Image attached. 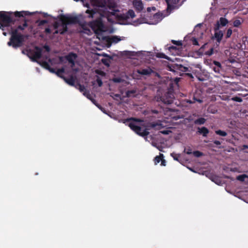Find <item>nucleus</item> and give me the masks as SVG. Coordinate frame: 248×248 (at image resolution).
<instances>
[{
  "label": "nucleus",
  "mask_w": 248,
  "mask_h": 248,
  "mask_svg": "<svg viewBox=\"0 0 248 248\" xmlns=\"http://www.w3.org/2000/svg\"><path fill=\"white\" fill-rule=\"evenodd\" d=\"M232 100L233 101L238 102H241L242 101V99L241 97L238 96H235L232 97Z\"/></svg>",
  "instance_id": "nucleus-46"
},
{
  "label": "nucleus",
  "mask_w": 248,
  "mask_h": 248,
  "mask_svg": "<svg viewBox=\"0 0 248 248\" xmlns=\"http://www.w3.org/2000/svg\"><path fill=\"white\" fill-rule=\"evenodd\" d=\"M214 48H211L208 51H206L205 54L208 56H211L213 54Z\"/></svg>",
  "instance_id": "nucleus-45"
},
{
  "label": "nucleus",
  "mask_w": 248,
  "mask_h": 248,
  "mask_svg": "<svg viewBox=\"0 0 248 248\" xmlns=\"http://www.w3.org/2000/svg\"><path fill=\"white\" fill-rule=\"evenodd\" d=\"M232 30L231 29V28H229L227 30V31H226V38H229L231 37V35L232 34Z\"/></svg>",
  "instance_id": "nucleus-39"
},
{
  "label": "nucleus",
  "mask_w": 248,
  "mask_h": 248,
  "mask_svg": "<svg viewBox=\"0 0 248 248\" xmlns=\"http://www.w3.org/2000/svg\"><path fill=\"white\" fill-rule=\"evenodd\" d=\"M77 86H78V89L81 92L85 90V87L83 85H81L80 83H78Z\"/></svg>",
  "instance_id": "nucleus-43"
},
{
  "label": "nucleus",
  "mask_w": 248,
  "mask_h": 248,
  "mask_svg": "<svg viewBox=\"0 0 248 248\" xmlns=\"http://www.w3.org/2000/svg\"><path fill=\"white\" fill-rule=\"evenodd\" d=\"M107 0H91V2L93 6L104 8L106 5Z\"/></svg>",
  "instance_id": "nucleus-16"
},
{
  "label": "nucleus",
  "mask_w": 248,
  "mask_h": 248,
  "mask_svg": "<svg viewBox=\"0 0 248 248\" xmlns=\"http://www.w3.org/2000/svg\"><path fill=\"white\" fill-rule=\"evenodd\" d=\"M34 49L33 56L32 57V58H31V61L38 63L39 62L37 60L42 57V49L38 46H35L34 47Z\"/></svg>",
  "instance_id": "nucleus-9"
},
{
  "label": "nucleus",
  "mask_w": 248,
  "mask_h": 248,
  "mask_svg": "<svg viewBox=\"0 0 248 248\" xmlns=\"http://www.w3.org/2000/svg\"><path fill=\"white\" fill-rule=\"evenodd\" d=\"M195 156L199 157L203 155V153L199 151H195L192 152V154Z\"/></svg>",
  "instance_id": "nucleus-35"
},
{
  "label": "nucleus",
  "mask_w": 248,
  "mask_h": 248,
  "mask_svg": "<svg viewBox=\"0 0 248 248\" xmlns=\"http://www.w3.org/2000/svg\"><path fill=\"white\" fill-rule=\"evenodd\" d=\"M102 17H104L101 16V13H100L99 16L97 17L95 20L89 23V26L95 34H97L99 31H104V25L102 21Z\"/></svg>",
  "instance_id": "nucleus-6"
},
{
  "label": "nucleus",
  "mask_w": 248,
  "mask_h": 248,
  "mask_svg": "<svg viewBox=\"0 0 248 248\" xmlns=\"http://www.w3.org/2000/svg\"><path fill=\"white\" fill-rule=\"evenodd\" d=\"M234 27H239L243 23V20L240 19H234L231 21Z\"/></svg>",
  "instance_id": "nucleus-24"
},
{
  "label": "nucleus",
  "mask_w": 248,
  "mask_h": 248,
  "mask_svg": "<svg viewBox=\"0 0 248 248\" xmlns=\"http://www.w3.org/2000/svg\"><path fill=\"white\" fill-rule=\"evenodd\" d=\"M126 55H130V53H131L132 52H130V51H124V52Z\"/></svg>",
  "instance_id": "nucleus-63"
},
{
  "label": "nucleus",
  "mask_w": 248,
  "mask_h": 248,
  "mask_svg": "<svg viewBox=\"0 0 248 248\" xmlns=\"http://www.w3.org/2000/svg\"><path fill=\"white\" fill-rule=\"evenodd\" d=\"M169 70L172 72H175L176 70H180L183 72L188 71V68L177 63L171 64L168 66Z\"/></svg>",
  "instance_id": "nucleus-8"
},
{
  "label": "nucleus",
  "mask_w": 248,
  "mask_h": 248,
  "mask_svg": "<svg viewBox=\"0 0 248 248\" xmlns=\"http://www.w3.org/2000/svg\"><path fill=\"white\" fill-rule=\"evenodd\" d=\"M78 55L77 54L73 52H70L65 56V59L69 63H73V61H75Z\"/></svg>",
  "instance_id": "nucleus-20"
},
{
  "label": "nucleus",
  "mask_w": 248,
  "mask_h": 248,
  "mask_svg": "<svg viewBox=\"0 0 248 248\" xmlns=\"http://www.w3.org/2000/svg\"><path fill=\"white\" fill-rule=\"evenodd\" d=\"M187 103H189V104H192V103H194V102L192 101H191V100H187Z\"/></svg>",
  "instance_id": "nucleus-64"
},
{
  "label": "nucleus",
  "mask_w": 248,
  "mask_h": 248,
  "mask_svg": "<svg viewBox=\"0 0 248 248\" xmlns=\"http://www.w3.org/2000/svg\"><path fill=\"white\" fill-rule=\"evenodd\" d=\"M9 33L11 34V37L7 45L15 48L22 46L24 39L28 37L27 35L17 32L16 30H10Z\"/></svg>",
  "instance_id": "nucleus-4"
},
{
  "label": "nucleus",
  "mask_w": 248,
  "mask_h": 248,
  "mask_svg": "<svg viewBox=\"0 0 248 248\" xmlns=\"http://www.w3.org/2000/svg\"><path fill=\"white\" fill-rule=\"evenodd\" d=\"M171 42L174 45H175L177 46H182V43L181 41H175V40H172Z\"/></svg>",
  "instance_id": "nucleus-42"
},
{
  "label": "nucleus",
  "mask_w": 248,
  "mask_h": 248,
  "mask_svg": "<svg viewBox=\"0 0 248 248\" xmlns=\"http://www.w3.org/2000/svg\"><path fill=\"white\" fill-rule=\"evenodd\" d=\"M48 70L52 73L55 74L56 72V71L55 70V69L53 68H51V67H50L49 69Z\"/></svg>",
  "instance_id": "nucleus-58"
},
{
  "label": "nucleus",
  "mask_w": 248,
  "mask_h": 248,
  "mask_svg": "<svg viewBox=\"0 0 248 248\" xmlns=\"http://www.w3.org/2000/svg\"><path fill=\"white\" fill-rule=\"evenodd\" d=\"M168 49L170 51H172L173 50H176L177 49V47L176 46H169Z\"/></svg>",
  "instance_id": "nucleus-52"
},
{
  "label": "nucleus",
  "mask_w": 248,
  "mask_h": 248,
  "mask_svg": "<svg viewBox=\"0 0 248 248\" xmlns=\"http://www.w3.org/2000/svg\"><path fill=\"white\" fill-rule=\"evenodd\" d=\"M38 63L40 64L44 68L48 70L50 67L49 63L46 61L39 62Z\"/></svg>",
  "instance_id": "nucleus-30"
},
{
  "label": "nucleus",
  "mask_w": 248,
  "mask_h": 248,
  "mask_svg": "<svg viewBox=\"0 0 248 248\" xmlns=\"http://www.w3.org/2000/svg\"><path fill=\"white\" fill-rule=\"evenodd\" d=\"M101 61L104 65H107V66L109 65V62L108 60L106 59H102Z\"/></svg>",
  "instance_id": "nucleus-47"
},
{
  "label": "nucleus",
  "mask_w": 248,
  "mask_h": 248,
  "mask_svg": "<svg viewBox=\"0 0 248 248\" xmlns=\"http://www.w3.org/2000/svg\"><path fill=\"white\" fill-rule=\"evenodd\" d=\"M64 72V69L63 68H62L61 69H59L56 71V74L60 78L63 79L65 78V76L63 75V73Z\"/></svg>",
  "instance_id": "nucleus-25"
},
{
  "label": "nucleus",
  "mask_w": 248,
  "mask_h": 248,
  "mask_svg": "<svg viewBox=\"0 0 248 248\" xmlns=\"http://www.w3.org/2000/svg\"><path fill=\"white\" fill-rule=\"evenodd\" d=\"M123 123L127 125L133 131H134L138 135L141 137H145L149 134L148 130L150 129L149 128H146L144 130H142L141 127L136 125L133 122H141L142 120L136 118L131 117L122 120Z\"/></svg>",
  "instance_id": "nucleus-3"
},
{
  "label": "nucleus",
  "mask_w": 248,
  "mask_h": 248,
  "mask_svg": "<svg viewBox=\"0 0 248 248\" xmlns=\"http://www.w3.org/2000/svg\"><path fill=\"white\" fill-rule=\"evenodd\" d=\"M171 156L175 160L179 161L178 158L179 157V155L174 154V153L171 154Z\"/></svg>",
  "instance_id": "nucleus-49"
},
{
  "label": "nucleus",
  "mask_w": 248,
  "mask_h": 248,
  "mask_svg": "<svg viewBox=\"0 0 248 248\" xmlns=\"http://www.w3.org/2000/svg\"><path fill=\"white\" fill-rule=\"evenodd\" d=\"M133 5L135 9L138 12H140L143 8V5L141 0H135Z\"/></svg>",
  "instance_id": "nucleus-19"
},
{
  "label": "nucleus",
  "mask_w": 248,
  "mask_h": 248,
  "mask_svg": "<svg viewBox=\"0 0 248 248\" xmlns=\"http://www.w3.org/2000/svg\"><path fill=\"white\" fill-rule=\"evenodd\" d=\"M44 48L45 49V50L46 52H49L50 50V48L49 46L47 45H45L44 46Z\"/></svg>",
  "instance_id": "nucleus-56"
},
{
  "label": "nucleus",
  "mask_w": 248,
  "mask_h": 248,
  "mask_svg": "<svg viewBox=\"0 0 248 248\" xmlns=\"http://www.w3.org/2000/svg\"><path fill=\"white\" fill-rule=\"evenodd\" d=\"M197 133L199 135H202L204 137H206L209 133V130L206 127L203 126L198 127Z\"/></svg>",
  "instance_id": "nucleus-17"
},
{
  "label": "nucleus",
  "mask_w": 248,
  "mask_h": 248,
  "mask_svg": "<svg viewBox=\"0 0 248 248\" xmlns=\"http://www.w3.org/2000/svg\"><path fill=\"white\" fill-rule=\"evenodd\" d=\"M164 158V155L160 153L159 155L156 156L154 158V163L155 165H156L161 161V160Z\"/></svg>",
  "instance_id": "nucleus-27"
},
{
  "label": "nucleus",
  "mask_w": 248,
  "mask_h": 248,
  "mask_svg": "<svg viewBox=\"0 0 248 248\" xmlns=\"http://www.w3.org/2000/svg\"><path fill=\"white\" fill-rule=\"evenodd\" d=\"M137 72L141 75L149 76L154 73V71L150 68L138 70Z\"/></svg>",
  "instance_id": "nucleus-18"
},
{
  "label": "nucleus",
  "mask_w": 248,
  "mask_h": 248,
  "mask_svg": "<svg viewBox=\"0 0 248 248\" xmlns=\"http://www.w3.org/2000/svg\"><path fill=\"white\" fill-rule=\"evenodd\" d=\"M248 149V145H243V149Z\"/></svg>",
  "instance_id": "nucleus-62"
},
{
  "label": "nucleus",
  "mask_w": 248,
  "mask_h": 248,
  "mask_svg": "<svg viewBox=\"0 0 248 248\" xmlns=\"http://www.w3.org/2000/svg\"><path fill=\"white\" fill-rule=\"evenodd\" d=\"M229 23V21L225 17H221L216 22L215 27L216 29H220L222 27L226 26Z\"/></svg>",
  "instance_id": "nucleus-13"
},
{
  "label": "nucleus",
  "mask_w": 248,
  "mask_h": 248,
  "mask_svg": "<svg viewBox=\"0 0 248 248\" xmlns=\"http://www.w3.org/2000/svg\"><path fill=\"white\" fill-rule=\"evenodd\" d=\"M247 177V176L246 174L240 175L237 177V180L243 182L245 181V179Z\"/></svg>",
  "instance_id": "nucleus-36"
},
{
  "label": "nucleus",
  "mask_w": 248,
  "mask_h": 248,
  "mask_svg": "<svg viewBox=\"0 0 248 248\" xmlns=\"http://www.w3.org/2000/svg\"><path fill=\"white\" fill-rule=\"evenodd\" d=\"M17 19L18 20H17L16 21H20V20L23 21H24L23 24L22 25H18L16 28H14L11 27L10 28V30H16L17 32H18L19 30L23 31L25 29V28L28 26L27 20L26 19V16H24V19L23 18H18Z\"/></svg>",
  "instance_id": "nucleus-14"
},
{
  "label": "nucleus",
  "mask_w": 248,
  "mask_h": 248,
  "mask_svg": "<svg viewBox=\"0 0 248 248\" xmlns=\"http://www.w3.org/2000/svg\"><path fill=\"white\" fill-rule=\"evenodd\" d=\"M214 35L212 37V39H215L217 41V43L220 44L221 42L223 36V31L220 30L219 29L217 30L216 27L214 28Z\"/></svg>",
  "instance_id": "nucleus-10"
},
{
  "label": "nucleus",
  "mask_w": 248,
  "mask_h": 248,
  "mask_svg": "<svg viewBox=\"0 0 248 248\" xmlns=\"http://www.w3.org/2000/svg\"><path fill=\"white\" fill-rule=\"evenodd\" d=\"M185 153H186L187 155H191L192 154V149L190 147H187L184 150Z\"/></svg>",
  "instance_id": "nucleus-41"
},
{
  "label": "nucleus",
  "mask_w": 248,
  "mask_h": 248,
  "mask_svg": "<svg viewBox=\"0 0 248 248\" xmlns=\"http://www.w3.org/2000/svg\"><path fill=\"white\" fill-rule=\"evenodd\" d=\"M160 132L163 134L168 135L170 132V131L168 130H164L161 131Z\"/></svg>",
  "instance_id": "nucleus-53"
},
{
  "label": "nucleus",
  "mask_w": 248,
  "mask_h": 248,
  "mask_svg": "<svg viewBox=\"0 0 248 248\" xmlns=\"http://www.w3.org/2000/svg\"><path fill=\"white\" fill-rule=\"evenodd\" d=\"M94 104L96 105V106H97L100 110H101L104 113H106L105 112V109L104 108H103L101 106H100V105L99 104Z\"/></svg>",
  "instance_id": "nucleus-51"
},
{
  "label": "nucleus",
  "mask_w": 248,
  "mask_h": 248,
  "mask_svg": "<svg viewBox=\"0 0 248 248\" xmlns=\"http://www.w3.org/2000/svg\"><path fill=\"white\" fill-rule=\"evenodd\" d=\"M156 57L159 58H163L168 60H170V58L166 55L164 53L158 52L156 54Z\"/></svg>",
  "instance_id": "nucleus-29"
},
{
  "label": "nucleus",
  "mask_w": 248,
  "mask_h": 248,
  "mask_svg": "<svg viewBox=\"0 0 248 248\" xmlns=\"http://www.w3.org/2000/svg\"><path fill=\"white\" fill-rule=\"evenodd\" d=\"M37 23H38V26H41L44 25V24L47 23V20H42L40 21H37Z\"/></svg>",
  "instance_id": "nucleus-44"
},
{
  "label": "nucleus",
  "mask_w": 248,
  "mask_h": 248,
  "mask_svg": "<svg viewBox=\"0 0 248 248\" xmlns=\"http://www.w3.org/2000/svg\"><path fill=\"white\" fill-rule=\"evenodd\" d=\"M95 73L98 75L102 76H105V74H106L104 71H100L99 70H96L95 71Z\"/></svg>",
  "instance_id": "nucleus-50"
},
{
  "label": "nucleus",
  "mask_w": 248,
  "mask_h": 248,
  "mask_svg": "<svg viewBox=\"0 0 248 248\" xmlns=\"http://www.w3.org/2000/svg\"><path fill=\"white\" fill-rule=\"evenodd\" d=\"M148 127L150 128L160 129L163 127L162 124L160 122H153L149 124Z\"/></svg>",
  "instance_id": "nucleus-23"
},
{
  "label": "nucleus",
  "mask_w": 248,
  "mask_h": 248,
  "mask_svg": "<svg viewBox=\"0 0 248 248\" xmlns=\"http://www.w3.org/2000/svg\"><path fill=\"white\" fill-rule=\"evenodd\" d=\"M193 99L194 100V102H198L200 103H201L202 102V99H198V98H196L195 96L193 97Z\"/></svg>",
  "instance_id": "nucleus-54"
},
{
  "label": "nucleus",
  "mask_w": 248,
  "mask_h": 248,
  "mask_svg": "<svg viewBox=\"0 0 248 248\" xmlns=\"http://www.w3.org/2000/svg\"><path fill=\"white\" fill-rule=\"evenodd\" d=\"M32 14L28 11L6 12L0 11V29L4 30V28L11 26L16 23L18 18H23L24 16L31 15Z\"/></svg>",
  "instance_id": "nucleus-1"
},
{
  "label": "nucleus",
  "mask_w": 248,
  "mask_h": 248,
  "mask_svg": "<svg viewBox=\"0 0 248 248\" xmlns=\"http://www.w3.org/2000/svg\"><path fill=\"white\" fill-rule=\"evenodd\" d=\"M180 0H166L167 4V11L170 12L176 7V5L179 2Z\"/></svg>",
  "instance_id": "nucleus-11"
},
{
  "label": "nucleus",
  "mask_w": 248,
  "mask_h": 248,
  "mask_svg": "<svg viewBox=\"0 0 248 248\" xmlns=\"http://www.w3.org/2000/svg\"><path fill=\"white\" fill-rule=\"evenodd\" d=\"M104 8L105 9L101 12V16L106 18L109 22L113 23L114 19L111 17L112 16L117 18V16H119L117 14L119 10L117 9L116 4L111 0H107Z\"/></svg>",
  "instance_id": "nucleus-2"
},
{
  "label": "nucleus",
  "mask_w": 248,
  "mask_h": 248,
  "mask_svg": "<svg viewBox=\"0 0 248 248\" xmlns=\"http://www.w3.org/2000/svg\"><path fill=\"white\" fill-rule=\"evenodd\" d=\"M151 112L154 114H159V117H160L164 114V109L162 106H160L157 109H152Z\"/></svg>",
  "instance_id": "nucleus-22"
},
{
  "label": "nucleus",
  "mask_w": 248,
  "mask_h": 248,
  "mask_svg": "<svg viewBox=\"0 0 248 248\" xmlns=\"http://www.w3.org/2000/svg\"><path fill=\"white\" fill-rule=\"evenodd\" d=\"M62 24L69 25L77 24L78 22V18L76 16L62 15L60 19Z\"/></svg>",
  "instance_id": "nucleus-7"
},
{
  "label": "nucleus",
  "mask_w": 248,
  "mask_h": 248,
  "mask_svg": "<svg viewBox=\"0 0 248 248\" xmlns=\"http://www.w3.org/2000/svg\"><path fill=\"white\" fill-rule=\"evenodd\" d=\"M86 13L89 14L88 16V17L89 18H93L94 17V15L97 14L94 11L89 9L86 10Z\"/></svg>",
  "instance_id": "nucleus-31"
},
{
  "label": "nucleus",
  "mask_w": 248,
  "mask_h": 248,
  "mask_svg": "<svg viewBox=\"0 0 248 248\" xmlns=\"http://www.w3.org/2000/svg\"><path fill=\"white\" fill-rule=\"evenodd\" d=\"M71 65H70V67L72 68H73V67L75 66V61H73V62H70L69 63Z\"/></svg>",
  "instance_id": "nucleus-61"
},
{
  "label": "nucleus",
  "mask_w": 248,
  "mask_h": 248,
  "mask_svg": "<svg viewBox=\"0 0 248 248\" xmlns=\"http://www.w3.org/2000/svg\"><path fill=\"white\" fill-rule=\"evenodd\" d=\"M64 81L69 85L74 86L75 83L76 78L73 76H71L69 78H66L65 77L63 79Z\"/></svg>",
  "instance_id": "nucleus-21"
},
{
  "label": "nucleus",
  "mask_w": 248,
  "mask_h": 248,
  "mask_svg": "<svg viewBox=\"0 0 248 248\" xmlns=\"http://www.w3.org/2000/svg\"><path fill=\"white\" fill-rule=\"evenodd\" d=\"M166 163V160L163 158L162 160H161V165L163 166H165Z\"/></svg>",
  "instance_id": "nucleus-57"
},
{
  "label": "nucleus",
  "mask_w": 248,
  "mask_h": 248,
  "mask_svg": "<svg viewBox=\"0 0 248 248\" xmlns=\"http://www.w3.org/2000/svg\"><path fill=\"white\" fill-rule=\"evenodd\" d=\"M212 181L218 185H220V184L221 183V181L220 178L217 176L214 177L213 178Z\"/></svg>",
  "instance_id": "nucleus-38"
},
{
  "label": "nucleus",
  "mask_w": 248,
  "mask_h": 248,
  "mask_svg": "<svg viewBox=\"0 0 248 248\" xmlns=\"http://www.w3.org/2000/svg\"><path fill=\"white\" fill-rule=\"evenodd\" d=\"M213 142L217 145H220L221 144V142L219 140H215L213 141Z\"/></svg>",
  "instance_id": "nucleus-59"
},
{
  "label": "nucleus",
  "mask_w": 248,
  "mask_h": 248,
  "mask_svg": "<svg viewBox=\"0 0 248 248\" xmlns=\"http://www.w3.org/2000/svg\"><path fill=\"white\" fill-rule=\"evenodd\" d=\"M45 31L46 33H50L51 30L49 28H46Z\"/></svg>",
  "instance_id": "nucleus-60"
},
{
  "label": "nucleus",
  "mask_w": 248,
  "mask_h": 248,
  "mask_svg": "<svg viewBox=\"0 0 248 248\" xmlns=\"http://www.w3.org/2000/svg\"><path fill=\"white\" fill-rule=\"evenodd\" d=\"M34 50L29 49L27 50V56L30 58V59L31 60V58L33 56Z\"/></svg>",
  "instance_id": "nucleus-37"
},
{
  "label": "nucleus",
  "mask_w": 248,
  "mask_h": 248,
  "mask_svg": "<svg viewBox=\"0 0 248 248\" xmlns=\"http://www.w3.org/2000/svg\"><path fill=\"white\" fill-rule=\"evenodd\" d=\"M206 121V120L205 118L201 117L195 120L194 123L195 124L201 125L205 123Z\"/></svg>",
  "instance_id": "nucleus-26"
},
{
  "label": "nucleus",
  "mask_w": 248,
  "mask_h": 248,
  "mask_svg": "<svg viewBox=\"0 0 248 248\" xmlns=\"http://www.w3.org/2000/svg\"><path fill=\"white\" fill-rule=\"evenodd\" d=\"M174 97L173 92L168 90L161 93V95L158 94L155 97V99L156 101H161L165 104H171L173 102Z\"/></svg>",
  "instance_id": "nucleus-5"
},
{
  "label": "nucleus",
  "mask_w": 248,
  "mask_h": 248,
  "mask_svg": "<svg viewBox=\"0 0 248 248\" xmlns=\"http://www.w3.org/2000/svg\"><path fill=\"white\" fill-rule=\"evenodd\" d=\"M113 80L115 82L119 83V82H121L122 79L120 78H114Z\"/></svg>",
  "instance_id": "nucleus-55"
},
{
  "label": "nucleus",
  "mask_w": 248,
  "mask_h": 248,
  "mask_svg": "<svg viewBox=\"0 0 248 248\" xmlns=\"http://www.w3.org/2000/svg\"><path fill=\"white\" fill-rule=\"evenodd\" d=\"M136 91L134 90H128L126 92V95L127 97H130L131 96H134V94Z\"/></svg>",
  "instance_id": "nucleus-33"
},
{
  "label": "nucleus",
  "mask_w": 248,
  "mask_h": 248,
  "mask_svg": "<svg viewBox=\"0 0 248 248\" xmlns=\"http://www.w3.org/2000/svg\"><path fill=\"white\" fill-rule=\"evenodd\" d=\"M215 133L218 135H219L222 137H225L227 135V132L224 131H222L221 130H217L215 131Z\"/></svg>",
  "instance_id": "nucleus-32"
},
{
  "label": "nucleus",
  "mask_w": 248,
  "mask_h": 248,
  "mask_svg": "<svg viewBox=\"0 0 248 248\" xmlns=\"http://www.w3.org/2000/svg\"><path fill=\"white\" fill-rule=\"evenodd\" d=\"M191 41H192V44L193 45H195V46H199V43H198V41L197 40V39L194 37H193L192 39H191Z\"/></svg>",
  "instance_id": "nucleus-48"
},
{
  "label": "nucleus",
  "mask_w": 248,
  "mask_h": 248,
  "mask_svg": "<svg viewBox=\"0 0 248 248\" xmlns=\"http://www.w3.org/2000/svg\"><path fill=\"white\" fill-rule=\"evenodd\" d=\"M121 40L120 37L118 36H113L109 39V42L113 43H117Z\"/></svg>",
  "instance_id": "nucleus-28"
},
{
  "label": "nucleus",
  "mask_w": 248,
  "mask_h": 248,
  "mask_svg": "<svg viewBox=\"0 0 248 248\" xmlns=\"http://www.w3.org/2000/svg\"><path fill=\"white\" fill-rule=\"evenodd\" d=\"M96 81L97 83V84L99 87H101L102 86V85H103L102 81L101 78L98 76H96Z\"/></svg>",
  "instance_id": "nucleus-40"
},
{
  "label": "nucleus",
  "mask_w": 248,
  "mask_h": 248,
  "mask_svg": "<svg viewBox=\"0 0 248 248\" xmlns=\"http://www.w3.org/2000/svg\"><path fill=\"white\" fill-rule=\"evenodd\" d=\"M135 16V14L133 10H129L127 12V15H120L117 16V19L120 20H124L127 19L128 18L130 17L133 18Z\"/></svg>",
  "instance_id": "nucleus-15"
},
{
  "label": "nucleus",
  "mask_w": 248,
  "mask_h": 248,
  "mask_svg": "<svg viewBox=\"0 0 248 248\" xmlns=\"http://www.w3.org/2000/svg\"><path fill=\"white\" fill-rule=\"evenodd\" d=\"M62 29H60L59 30V33L62 35L64 34L67 31V27L66 25L62 24Z\"/></svg>",
  "instance_id": "nucleus-34"
},
{
  "label": "nucleus",
  "mask_w": 248,
  "mask_h": 248,
  "mask_svg": "<svg viewBox=\"0 0 248 248\" xmlns=\"http://www.w3.org/2000/svg\"><path fill=\"white\" fill-rule=\"evenodd\" d=\"M210 67L215 73L217 74H219L222 69L220 62L216 61H213V62L210 64Z\"/></svg>",
  "instance_id": "nucleus-12"
}]
</instances>
